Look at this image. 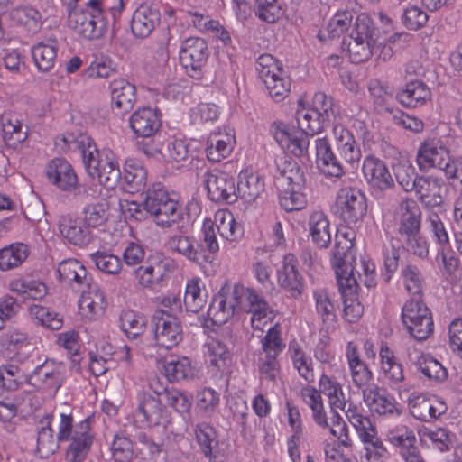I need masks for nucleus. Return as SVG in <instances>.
Returning <instances> with one entry per match:
<instances>
[{
    "label": "nucleus",
    "mask_w": 462,
    "mask_h": 462,
    "mask_svg": "<svg viewBox=\"0 0 462 462\" xmlns=\"http://www.w3.org/2000/svg\"><path fill=\"white\" fill-rule=\"evenodd\" d=\"M279 286L293 298H298L304 290V279L298 270V260L292 254H287L282 265L277 272Z\"/></svg>",
    "instance_id": "14"
},
{
    "label": "nucleus",
    "mask_w": 462,
    "mask_h": 462,
    "mask_svg": "<svg viewBox=\"0 0 462 462\" xmlns=\"http://www.w3.org/2000/svg\"><path fill=\"white\" fill-rule=\"evenodd\" d=\"M121 181L125 184L124 189L127 192H140L146 187L147 171L139 163L134 162H126Z\"/></svg>",
    "instance_id": "34"
},
{
    "label": "nucleus",
    "mask_w": 462,
    "mask_h": 462,
    "mask_svg": "<svg viewBox=\"0 0 462 462\" xmlns=\"http://www.w3.org/2000/svg\"><path fill=\"white\" fill-rule=\"evenodd\" d=\"M421 210L417 202L406 198L399 205V234L402 237L420 231Z\"/></svg>",
    "instance_id": "24"
},
{
    "label": "nucleus",
    "mask_w": 462,
    "mask_h": 462,
    "mask_svg": "<svg viewBox=\"0 0 462 462\" xmlns=\"http://www.w3.org/2000/svg\"><path fill=\"white\" fill-rule=\"evenodd\" d=\"M134 419L143 426L155 427L166 425L169 414L158 397L147 392H140L137 394Z\"/></svg>",
    "instance_id": "8"
},
{
    "label": "nucleus",
    "mask_w": 462,
    "mask_h": 462,
    "mask_svg": "<svg viewBox=\"0 0 462 462\" xmlns=\"http://www.w3.org/2000/svg\"><path fill=\"white\" fill-rule=\"evenodd\" d=\"M217 135L210 136L207 142V158L213 162H218L226 158L232 152V145L229 142L217 139Z\"/></svg>",
    "instance_id": "61"
},
{
    "label": "nucleus",
    "mask_w": 462,
    "mask_h": 462,
    "mask_svg": "<svg viewBox=\"0 0 462 462\" xmlns=\"http://www.w3.org/2000/svg\"><path fill=\"white\" fill-rule=\"evenodd\" d=\"M255 14L263 22L275 23L282 14L277 0H255Z\"/></svg>",
    "instance_id": "62"
},
{
    "label": "nucleus",
    "mask_w": 462,
    "mask_h": 462,
    "mask_svg": "<svg viewBox=\"0 0 462 462\" xmlns=\"http://www.w3.org/2000/svg\"><path fill=\"white\" fill-rule=\"evenodd\" d=\"M429 20V15L425 11L417 5H412L404 9L402 15L403 25L411 31H418L425 26Z\"/></svg>",
    "instance_id": "63"
},
{
    "label": "nucleus",
    "mask_w": 462,
    "mask_h": 462,
    "mask_svg": "<svg viewBox=\"0 0 462 462\" xmlns=\"http://www.w3.org/2000/svg\"><path fill=\"white\" fill-rule=\"evenodd\" d=\"M236 301L239 302L237 310L252 313L251 323L254 328L261 329L263 319H271L272 312L264 299L256 293L254 290L245 288L241 284L232 286Z\"/></svg>",
    "instance_id": "7"
},
{
    "label": "nucleus",
    "mask_w": 462,
    "mask_h": 462,
    "mask_svg": "<svg viewBox=\"0 0 462 462\" xmlns=\"http://www.w3.org/2000/svg\"><path fill=\"white\" fill-rule=\"evenodd\" d=\"M79 308L91 315L103 314L106 308V300L97 283L89 284L88 288L82 289Z\"/></svg>",
    "instance_id": "35"
},
{
    "label": "nucleus",
    "mask_w": 462,
    "mask_h": 462,
    "mask_svg": "<svg viewBox=\"0 0 462 462\" xmlns=\"http://www.w3.org/2000/svg\"><path fill=\"white\" fill-rule=\"evenodd\" d=\"M60 140L69 150H79L86 171L93 179L97 178L99 183L106 189H115L122 180L117 162L108 154L101 155L90 136L80 134L63 135Z\"/></svg>",
    "instance_id": "1"
},
{
    "label": "nucleus",
    "mask_w": 462,
    "mask_h": 462,
    "mask_svg": "<svg viewBox=\"0 0 462 462\" xmlns=\"http://www.w3.org/2000/svg\"><path fill=\"white\" fill-rule=\"evenodd\" d=\"M27 375L14 365L0 366V388L7 392L17 391L23 383H27Z\"/></svg>",
    "instance_id": "44"
},
{
    "label": "nucleus",
    "mask_w": 462,
    "mask_h": 462,
    "mask_svg": "<svg viewBox=\"0 0 462 462\" xmlns=\"http://www.w3.org/2000/svg\"><path fill=\"white\" fill-rule=\"evenodd\" d=\"M208 55L209 51L205 40L190 37L181 44L180 60L190 77L199 79Z\"/></svg>",
    "instance_id": "9"
},
{
    "label": "nucleus",
    "mask_w": 462,
    "mask_h": 462,
    "mask_svg": "<svg viewBox=\"0 0 462 462\" xmlns=\"http://www.w3.org/2000/svg\"><path fill=\"white\" fill-rule=\"evenodd\" d=\"M26 245L12 244L0 249V270L8 271L19 266L28 256Z\"/></svg>",
    "instance_id": "38"
},
{
    "label": "nucleus",
    "mask_w": 462,
    "mask_h": 462,
    "mask_svg": "<svg viewBox=\"0 0 462 462\" xmlns=\"http://www.w3.org/2000/svg\"><path fill=\"white\" fill-rule=\"evenodd\" d=\"M108 205L106 202L88 204L83 210V222L85 226L97 228L106 224L108 219Z\"/></svg>",
    "instance_id": "49"
},
{
    "label": "nucleus",
    "mask_w": 462,
    "mask_h": 462,
    "mask_svg": "<svg viewBox=\"0 0 462 462\" xmlns=\"http://www.w3.org/2000/svg\"><path fill=\"white\" fill-rule=\"evenodd\" d=\"M362 397L372 413L380 416H398L402 412L395 398L385 388L376 383H370L363 388Z\"/></svg>",
    "instance_id": "11"
},
{
    "label": "nucleus",
    "mask_w": 462,
    "mask_h": 462,
    "mask_svg": "<svg viewBox=\"0 0 462 462\" xmlns=\"http://www.w3.org/2000/svg\"><path fill=\"white\" fill-rule=\"evenodd\" d=\"M52 414L45 415L40 421L37 428V447L36 452L42 458L49 457L58 449V439L54 438L51 429Z\"/></svg>",
    "instance_id": "27"
},
{
    "label": "nucleus",
    "mask_w": 462,
    "mask_h": 462,
    "mask_svg": "<svg viewBox=\"0 0 462 462\" xmlns=\"http://www.w3.org/2000/svg\"><path fill=\"white\" fill-rule=\"evenodd\" d=\"M375 42L350 39L347 45V53L350 60L356 64L368 60L374 54H376Z\"/></svg>",
    "instance_id": "45"
},
{
    "label": "nucleus",
    "mask_w": 462,
    "mask_h": 462,
    "mask_svg": "<svg viewBox=\"0 0 462 462\" xmlns=\"http://www.w3.org/2000/svg\"><path fill=\"white\" fill-rule=\"evenodd\" d=\"M163 372L170 382H180L193 376V368L187 357H171L165 360Z\"/></svg>",
    "instance_id": "37"
},
{
    "label": "nucleus",
    "mask_w": 462,
    "mask_h": 462,
    "mask_svg": "<svg viewBox=\"0 0 462 462\" xmlns=\"http://www.w3.org/2000/svg\"><path fill=\"white\" fill-rule=\"evenodd\" d=\"M208 314L212 322L216 325L225 324L233 317V313L228 305L226 304L225 300H223V295L218 293L210 303Z\"/></svg>",
    "instance_id": "64"
},
{
    "label": "nucleus",
    "mask_w": 462,
    "mask_h": 462,
    "mask_svg": "<svg viewBox=\"0 0 462 462\" xmlns=\"http://www.w3.org/2000/svg\"><path fill=\"white\" fill-rule=\"evenodd\" d=\"M144 316L128 310L120 316V327L129 338H136L142 335L146 328Z\"/></svg>",
    "instance_id": "47"
},
{
    "label": "nucleus",
    "mask_w": 462,
    "mask_h": 462,
    "mask_svg": "<svg viewBox=\"0 0 462 462\" xmlns=\"http://www.w3.org/2000/svg\"><path fill=\"white\" fill-rule=\"evenodd\" d=\"M430 97V89L420 80L408 82L396 95L397 100L407 107L421 106Z\"/></svg>",
    "instance_id": "28"
},
{
    "label": "nucleus",
    "mask_w": 462,
    "mask_h": 462,
    "mask_svg": "<svg viewBox=\"0 0 462 462\" xmlns=\"http://www.w3.org/2000/svg\"><path fill=\"white\" fill-rule=\"evenodd\" d=\"M11 287L13 291L23 295L24 299L41 300L48 293L46 285L34 280H16Z\"/></svg>",
    "instance_id": "48"
},
{
    "label": "nucleus",
    "mask_w": 462,
    "mask_h": 462,
    "mask_svg": "<svg viewBox=\"0 0 462 462\" xmlns=\"http://www.w3.org/2000/svg\"><path fill=\"white\" fill-rule=\"evenodd\" d=\"M387 438L393 446L400 448L401 455L414 447L417 440L413 430L406 426H398L391 430Z\"/></svg>",
    "instance_id": "57"
},
{
    "label": "nucleus",
    "mask_w": 462,
    "mask_h": 462,
    "mask_svg": "<svg viewBox=\"0 0 462 462\" xmlns=\"http://www.w3.org/2000/svg\"><path fill=\"white\" fill-rule=\"evenodd\" d=\"M335 138L334 151L346 163L353 164L360 160L361 152L352 134L343 125L333 128Z\"/></svg>",
    "instance_id": "23"
},
{
    "label": "nucleus",
    "mask_w": 462,
    "mask_h": 462,
    "mask_svg": "<svg viewBox=\"0 0 462 462\" xmlns=\"http://www.w3.org/2000/svg\"><path fill=\"white\" fill-rule=\"evenodd\" d=\"M362 172L366 182L381 191L394 187V180L384 162L373 155L363 161Z\"/></svg>",
    "instance_id": "16"
},
{
    "label": "nucleus",
    "mask_w": 462,
    "mask_h": 462,
    "mask_svg": "<svg viewBox=\"0 0 462 462\" xmlns=\"http://www.w3.org/2000/svg\"><path fill=\"white\" fill-rule=\"evenodd\" d=\"M58 42L55 39H48L41 42L32 48L33 61L39 70L48 72L54 68L57 60Z\"/></svg>",
    "instance_id": "30"
},
{
    "label": "nucleus",
    "mask_w": 462,
    "mask_h": 462,
    "mask_svg": "<svg viewBox=\"0 0 462 462\" xmlns=\"http://www.w3.org/2000/svg\"><path fill=\"white\" fill-rule=\"evenodd\" d=\"M199 282V278H193L186 285L184 304L187 310L193 313L201 310L206 303V300L201 294Z\"/></svg>",
    "instance_id": "54"
},
{
    "label": "nucleus",
    "mask_w": 462,
    "mask_h": 462,
    "mask_svg": "<svg viewBox=\"0 0 462 462\" xmlns=\"http://www.w3.org/2000/svg\"><path fill=\"white\" fill-rule=\"evenodd\" d=\"M196 440L205 457L211 458L212 452L218 446L217 433L208 422H199L195 427Z\"/></svg>",
    "instance_id": "40"
},
{
    "label": "nucleus",
    "mask_w": 462,
    "mask_h": 462,
    "mask_svg": "<svg viewBox=\"0 0 462 462\" xmlns=\"http://www.w3.org/2000/svg\"><path fill=\"white\" fill-rule=\"evenodd\" d=\"M431 315L429 308L422 302L421 296H413L407 300L402 310V322L420 318L424 321V328H427V316Z\"/></svg>",
    "instance_id": "52"
},
{
    "label": "nucleus",
    "mask_w": 462,
    "mask_h": 462,
    "mask_svg": "<svg viewBox=\"0 0 462 462\" xmlns=\"http://www.w3.org/2000/svg\"><path fill=\"white\" fill-rule=\"evenodd\" d=\"M110 88L113 109L120 112L131 110L136 100L134 85L125 79H117L111 84Z\"/></svg>",
    "instance_id": "29"
},
{
    "label": "nucleus",
    "mask_w": 462,
    "mask_h": 462,
    "mask_svg": "<svg viewBox=\"0 0 462 462\" xmlns=\"http://www.w3.org/2000/svg\"><path fill=\"white\" fill-rule=\"evenodd\" d=\"M416 161L420 171L439 168L445 172L448 180L458 181L462 185V161H452L448 148L438 139L424 141L417 152Z\"/></svg>",
    "instance_id": "2"
},
{
    "label": "nucleus",
    "mask_w": 462,
    "mask_h": 462,
    "mask_svg": "<svg viewBox=\"0 0 462 462\" xmlns=\"http://www.w3.org/2000/svg\"><path fill=\"white\" fill-rule=\"evenodd\" d=\"M262 350L261 355L269 356H278L285 347L281 337V331L278 325H275L268 329L266 335L262 338Z\"/></svg>",
    "instance_id": "60"
},
{
    "label": "nucleus",
    "mask_w": 462,
    "mask_h": 462,
    "mask_svg": "<svg viewBox=\"0 0 462 462\" xmlns=\"http://www.w3.org/2000/svg\"><path fill=\"white\" fill-rule=\"evenodd\" d=\"M311 106L318 113V116L321 117V121H324L327 125L330 124L337 113L333 98L323 92H317L314 95Z\"/></svg>",
    "instance_id": "59"
},
{
    "label": "nucleus",
    "mask_w": 462,
    "mask_h": 462,
    "mask_svg": "<svg viewBox=\"0 0 462 462\" xmlns=\"http://www.w3.org/2000/svg\"><path fill=\"white\" fill-rule=\"evenodd\" d=\"M2 131L6 145L14 149L27 139V130L23 128V124L16 117L3 118Z\"/></svg>",
    "instance_id": "42"
},
{
    "label": "nucleus",
    "mask_w": 462,
    "mask_h": 462,
    "mask_svg": "<svg viewBox=\"0 0 462 462\" xmlns=\"http://www.w3.org/2000/svg\"><path fill=\"white\" fill-rule=\"evenodd\" d=\"M213 222L217 233L228 241H236L243 235L242 226L235 220L229 211L217 212Z\"/></svg>",
    "instance_id": "36"
},
{
    "label": "nucleus",
    "mask_w": 462,
    "mask_h": 462,
    "mask_svg": "<svg viewBox=\"0 0 462 462\" xmlns=\"http://www.w3.org/2000/svg\"><path fill=\"white\" fill-rule=\"evenodd\" d=\"M288 352L300 375L309 383L313 382L314 373L311 367V362L306 356L300 343L296 340H291L289 344Z\"/></svg>",
    "instance_id": "43"
},
{
    "label": "nucleus",
    "mask_w": 462,
    "mask_h": 462,
    "mask_svg": "<svg viewBox=\"0 0 462 462\" xmlns=\"http://www.w3.org/2000/svg\"><path fill=\"white\" fill-rule=\"evenodd\" d=\"M12 17L32 32H36L42 26V15L32 6H19L14 9Z\"/></svg>",
    "instance_id": "51"
},
{
    "label": "nucleus",
    "mask_w": 462,
    "mask_h": 462,
    "mask_svg": "<svg viewBox=\"0 0 462 462\" xmlns=\"http://www.w3.org/2000/svg\"><path fill=\"white\" fill-rule=\"evenodd\" d=\"M30 314L39 324L52 330H58L61 328L63 325L62 317L44 306L38 304L32 305L30 307Z\"/></svg>",
    "instance_id": "50"
},
{
    "label": "nucleus",
    "mask_w": 462,
    "mask_h": 462,
    "mask_svg": "<svg viewBox=\"0 0 462 462\" xmlns=\"http://www.w3.org/2000/svg\"><path fill=\"white\" fill-rule=\"evenodd\" d=\"M46 176L51 184L63 191H72L77 188L78 176L65 159L51 160L47 165Z\"/></svg>",
    "instance_id": "18"
},
{
    "label": "nucleus",
    "mask_w": 462,
    "mask_h": 462,
    "mask_svg": "<svg viewBox=\"0 0 462 462\" xmlns=\"http://www.w3.org/2000/svg\"><path fill=\"white\" fill-rule=\"evenodd\" d=\"M310 235L313 243L320 248H327L331 242L330 225L323 211H313L309 218Z\"/></svg>",
    "instance_id": "31"
},
{
    "label": "nucleus",
    "mask_w": 462,
    "mask_h": 462,
    "mask_svg": "<svg viewBox=\"0 0 462 462\" xmlns=\"http://www.w3.org/2000/svg\"><path fill=\"white\" fill-rule=\"evenodd\" d=\"M142 205L161 226H170L181 216L178 201L171 198L168 191L160 184L153 185L147 190Z\"/></svg>",
    "instance_id": "3"
},
{
    "label": "nucleus",
    "mask_w": 462,
    "mask_h": 462,
    "mask_svg": "<svg viewBox=\"0 0 462 462\" xmlns=\"http://www.w3.org/2000/svg\"><path fill=\"white\" fill-rule=\"evenodd\" d=\"M346 418L356 429L358 437L364 444L373 442L377 439V430L368 416L362 414L356 406L349 407L346 411Z\"/></svg>",
    "instance_id": "32"
},
{
    "label": "nucleus",
    "mask_w": 462,
    "mask_h": 462,
    "mask_svg": "<svg viewBox=\"0 0 462 462\" xmlns=\"http://www.w3.org/2000/svg\"><path fill=\"white\" fill-rule=\"evenodd\" d=\"M296 120L301 132L310 136L320 133L325 125H327L324 121H321V117L318 116V113L312 106L309 109L305 107L298 109Z\"/></svg>",
    "instance_id": "39"
},
{
    "label": "nucleus",
    "mask_w": 462,
    "mask_h": 462,
    "mask_svg": "<svg viewBox=\"0 0 462 462\" xmlns=\"http://www.w3.org/2000/svg\"><path fill=\"white\" fill-rule=\"evenodd\" d=\"M353 247L354 242L349 239H343L341 235H336L335 249L331 262L337 278L354 275L353 266L347 263L348 258H353Z\"/></svg>",
    "instance_id": "26"
},
{
    "label": "nucleus",
    "mask_w": 462,
    "mask_h": 462,
    "mask_svg": "<svg viewBox=\"0 0 462 462\" xmlns=\"http://www.w3.org/2000/svg\"><path fill=\"white\" fill-rule=\"evenodd\" d=\"M264 189V182L254 173L242 171L236 182V194L245 202L254 201Z\"/></svg>",
    "instance_id": "33"
},
{
    "label": "nucleus",
    "mask_w": 462,
    "mask_h": 462,
    "mask_svg": "<svg viewBox=\"0 0 462 462\" xmlns=\"http://www.w3.org/2000/svg\"><path fill=\"white\" fill-rule=\"evenodd\" d=\"M283 71L275 72L270 77H267L263 80L266 88L269 91V95L276 101L282 100L290 91L291 82L288 79L282 77Z\"/></svg>",
    "instance_id": "55"
},
{
    "label": "nucleus",
    "mask_w": 462,
    "mask_h": 462,
    "mask_svg": "<svg viewBox=\"0 0 462 462\" xmlns=\"http://www.w3.org/2000/svg\"><path fill=\"white\" fill-rule=\"evenodd\" d=\"M446 184L443 179L435 176H420L415 193L418 199L427 208H434L443 203Z\"/></svg>",
    "instance_id": "19"
},
{
    "label": "nucleus",
    "mask_w": 462,
    "mask_h": 462,
    "mask_svg": "<svg viewBox=\"0 0 462 462\" xmlns=\"http://www.w3.org/2000/svg\"><path fill=\"white\" fill-rule=\"evenodd\" d=\"M160 21L161 14L158 9L147 5H140L132 16V33L137 38H146L159 25Z\"/></svg>",
    "instance_id": "25"
},
{
    "label": "nucleus",
    "mask_w": 462,
    "mask_h": 462,
    "mask_svg": "<svg viewBox=\"0 0 462 462\" xmlns=\"http://www.w3.org/2000/svg\"><path fill=\"white\" fill-rule=\"evenodd\" d=\"M165 401L167 404L179 413L189 412L193 396L191 393L179 389H165Z\"/></svg>",
    "instance_id": "58"
},
{
    "label": "nucleus",
    "mask_w": 462,
    "mask_h": 462,
    "mask_svg": "<svg viewBox=\"0 0 462 462\" xmlns=\"http://www.w3.org/2000/svg\"><path fill=\"white\" fill-rule=\"evenodd\" d=\"M376 27L369 14H358L350 33V39L376 41Z\"/></svg>",
    "instance_id": "53"
},
{
    "label": "nucleus",
    "mask_w": 462,
    "mask_h": 462,
    "mask_svg": "<svg viewBox=\"0 0 462 462\" xmlns=\"http://www.w3.org/2000/svg\"><path fill=\"white\" fill-rule=\"evenodd\" d=\"M337 284L344 301V318L350 323L358 320L364 307L357 299V280L355 275L337 277Z\"/></svg>",
    "instance_id": "15"
},
{
    "label": "nucleus",
    "mask_w": 462,
    "mask_h": 462,
    "mask_svg": "<svg viewBox=\"0 0 462 462\" xmlns=\"http://www.w3.org/2000/svg\"><path fill=\"white\" fill-rule=\"evenodd\" d=\"M343 162L326 138L316 140V164L323 175L336 179L342 178L346 174Z\"/></svg>",
    "instance_id": "13"
},
{
    "label": "nucleus",
    "mask_w": 462,
    "mask_h": 462,
    "mask_svg": "<svg viewBox=\"0 0 462 462\" xmlns=\"http://www.w3.org/2000/svg\"><path fill=\"white\" fill-rule=\"evenodd\" d=\"M64 365L53 360H46L37 365L33 372L27 375V383L39 389L51 390L56 393L63 382Z\"/></svg>",
    "instance_id": "12"
},
{
    "label": "nucleus",
    "mask_w": 462,
    "mask_h": 462,
    "mask_svg": "<svg viewBox=\"0 0 462 462\" xmlns=\"http://www.w3.org/2000/svg\"><path fill=\"white\" fill-rule=\"evenodd\" d=\"M61 236L71 245L86 246L93 240V233L83 220L70 216H63L59 222Z\"/></svg>",
    "instance_id": "21"
},
{
    "label": "nucleus",
    "mask_w": 462,
    "mask_h": 462,
    "mask_svg": "<svg viewBox=\"0 0 462 462\" xmlns=\"http://www.w3.org/2000/svg\"><path fill=\"white\" fill-rule=\"evenodd\" d=\"M70 445L67 450V459L69 462L83 461L92 445V436L90 435V419L88 418L76 425L73 435L69 439Z\"/></svg>",
    "instance_id": "20"
},
{
    "label": "nucleus",
    "mask_w": 462,
    "mask_h": 462,
    "mask_svg": "<svg viewBox=\"0 0 462 462\" xmlns=\"http://www.w3.org/2000/svg\"><path fill=\"white\" fill-rule=\"evenodd\" d=\"M154 310L152 317L153 338L157 346L171 349L183 339L182 325L174 313Z\"/></svg>",
    "instance_id": "6"
},
{
    "label": "nucleus",
    "mask_w": 462,
    "mask_h": 462,
    "mask_svg": "<svg viewBox=\"0 0 462 462\" xmlns=\"http://www.w3.org/2000/svg\"><path fill=\"white\" fill-rule=\"evenodd\" d=\"M204 184L212 201L232 204L238 199L236 180L226 172L207 171L204 175Z\"/></svg>",
    "instance_id": "10"
},
{
    "label": "nucleus",
    "mask_w": 462,
    "mask_h": 462,
    "mask_svg": "<svg viewBox=\"0 0 462 462\" xmlns=\"http://www.w3.org/2000/svg\"><path fill=\"white\" fill-rule=\"evenodd\" d=\"M129 125L133 132L140 137L153 136L162 126V115L156 108L142 107L132 114Z\"/></svg>",
    "instance_id": "17"
},
{
    "label": "nucleus",
    "mask_w": 462,
    "mask_h": 462,
    "mask_svg": "<svg viewBox=\"0 0 462 462\" xmlns=\"http://www.w3.org/2000/svg\"><path fill=\"white\" fill-rule=\"evenodd\" d=\"M69 25L84 39H100L106 32L108 19L106 12L79 9L69 12Z\"/></svg>",
    "instance_id": "5"
},
{
    "label": "nucleus",
    "mask_w": 462,
    "mask_h": 462,
    "mask_svg": "<svg viewBox=\"0 0 462 462\" xmlns=\"http://www.w3.org/2000/svg\"><path fill=\"white\" fill-rule=\"evenodd\" d=\"M166 245L168 250L190 262L199 264L205 263L203 246L193 236L176 234L169 237Z\"/></svg>",
    "instance_id": "22"
},
{
    "label": "nucleus",
    "mask_w": 462,
    "mask_h": 462,
    "mask_svg": "<svg viewBox=\"0 0 462 462\" xmlns=\"http://www.w3.org/2000/svg\"><path fill=\"white\" fill-rule=\"evenodd\" d=\"M382 370L385 377L393 383H399L404 379L403 369L387 345H383L380 349Z\"/></svg>",
    "instance_id": "41"
},
{
    "label": "nucleus",
    "mask_w": 462,
    "mask_h": 462,
    "mask_svg": "<svg viewBox=\"0 0 462 462\" xmlns=\"http://www.w3.org/2000/svg\"><path fill=\"white\" fill-rule=\"evenodd\" d=\"M91 261L101 272L116 275L122 270L120 258L105 251H97L90 254Z\"/></svg>",
    "instance_id": "56"
},
{
    "label": "nucleus",
    "mask_w": 462,
    "mask_h": 462,
    "mask_svg": "<svg viewBox=\"0 0 462 462\" xmlns=\"http://www.w3.org/2000/svg\"><path fill=\"white\" fill-rule=\"evenodd\" d=\"M134 276L143 288L153 290L160 285L152 254L147 257L143 264L134 269Z\"/></svg>",
    "instance_id": "46"
},
{
    "label": "nucleus",
    "mask_w": 462,
    "mask_h": 462,
    "mask_svg": "<svg viewBox=\"0 0 462 462\" xmlns=\"http://www.w3.org/2000/svg\"><path fill=\"white\" fill-rule=\"evenodd\" d=\"M337 213L346 225H356L363 221L367 212L365 194L355 187L340 189L336 197Z\"/></svg>",
    "instance_id": "4"
}]
</instances>
